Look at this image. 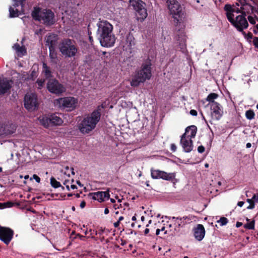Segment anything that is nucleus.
I'll list each match as a JSON object with an SVG mask.
<instances>
[{
    "instance_id": "1",
    "label": "nucleus",
    "mask_w": 258,
    "mask_h": 258,
    "mask_svg": "<svg viewBox=\"0 0 258 258\" xmlns=\"http://www.w3.org/2000/svg\"><path fill=\"white\" fill-rule=\"evenodd\" d=\"M104 107L103 105H99L91 113L85 116L79 124L78 127L83 134H89L96 126L100 120L101 110Z\"/></svg>"
},
{
    "instance_id": "2",
    "label": "nucleus",
    "mask_w": 258,
    "mask_h": 258,
    "mask_svg": "<svg viewBox=\"0 0 258 258\" xmlns=\"http://www.w3.org/2000/svg\"><path fill=\"white\" fill-rule=\"evenodd\" d=\"M151 60L148 58L144 60L141 68L137 71L131 82V85L133 87H138L141 83H144L149 80L152 77Z\"/></svg>"
},
{
    "instance_id": "3",
    "label": "nucleus",
    "mask_w": 258,
    "mask_h": 258,
    "mask_svg": "<svg viewBox=\"0 0 258 258\" xmlns=\"http://www.w3.org/2000/svg\"><path fill=\"white\" fill-rule=\"evenodd\" d=\"M112 25L106 21L101 22L99 25V39L102 46L111 47L115 43V37L112 33Z\"/></svg>"
},
{
    "instance_id": "4",
    "label": "nucleus",
    "mask_w": 258,
    "mask_h": 258,
    "mask_svg": "<svg viewBox=\"0 0 258 258\" xmlns=\"http://www.w3.org/2000/svg\"><path fill=\"white\" fill-rule=\"evenodd\" d=\"M224 9L226 12V17L228 20L238 31L242 32L243 29L248 27V24L245 18L246 15L245 12H242V15L237 16L234 19V15L233 14L234 11L232 9L231 5H225Z\"/></svg>"
},
{
    "instance_id": "5",
    "label": "nucleus",
    "mask_w": 258,
    "mask_h": 258,
    "mask_svg": "<svg viewBox=\"0 0 258 258\" xmlns=\"http://www.w3.org/2000/svg\"><path fill=\"white\" fill-rule=\"evenodd\" d=\"M31 16L36 21L42 22L47 26H50L55 23L54 14L51 10H41L40 8L35 7Z\"/></svg>"
},
{
    "instance_id": "6",
    "label": "nucleus",
    "mask_w": 258,
    "mask_h": 258,
    "mask_svg": "<svg viewBox=\"0 0 258 258\" xmlns=\"http://www.w3.org/2000/svg\"><path fill=\"white\" fill-rule=\"evenodd\" d=\"M166 3L170 14L172 15L174 24L181 23L184 18V12L181 5L177 0H167Z\"/></svg>"
},
{
    "instance_id": "7",
    "label": "nucleus",
    "mask_w": 258,
    "mask_h": 258,
    "mask_svg": "<svg viewBox=\"0 0 258 258\" xmlns=\"http://www.w3.org/2000/svg\"><path fill=\"white\" fill-rule=\"evenodd\" d=\"M59 51L66 57H72L76 56L78 49L74 44V41L70 39H64L59 45Z\"/></svg>"
},
{
    "instance_id": "8",
    "label": "nucleus",
    "mask_w": 258,
    "mask_h": 258,
    "mask_svg": "<svg viewBox=\"0 0 258 258\" xmlns=\"http://www.w3.org/2000/svg\"><path fill=\"white\" fill-rule=\"evenodd\" d=\"M55 104L61 109L72 111L77 108L78 106V100L74 97H64L56 99Z\"/></svg>"
},
{
    "instance_id": "9",
    "label": "nucleus",
    "mask_w": 258,
    "mask_h": 258,
    "mask_svg": "<svg viewBox=\"0 0 258 258\" xmlns=\"http://www.w3.org/2000/svg\"><path fill=\"white\" fill-rule=\"evenodd\" d=\"M130 3L131 7H132L135 11L138 21L143 22L148 16L146 4L142 0H130Z\"/></svg>"
},
{
    "instance_id": "10",
    "label": "nucleus",
    "mask_w": 258,
    "mask_h": 258,
    "mask_svg": "<svg viewBox=\"0 0 258 258\" xmlns=\"http://www.w3.org/2000/svg\"><path fill=\"white\" fill-rule=\"evenodd\" d=\"M40 122L44 127H48L49 126L60 125L63 120L56 113H52L42 116L40 119Z\"/></svg>"
},
{
    "instance_id": "11",
    "label": "nucleus",
    "mask_w": 258,
    "mask_h": 258,
    "mask_svg": "<svg viewBox=\"0 0 258 258\" xmlns=\"http://www.w3.org/2000/svg\"><path fill=\"white\" fill-rule=\"evenodd\" d=\"M151 176L153 179H162L167 181H171L175 177L174 173H167L159 169H151Z\"/></svg>"
},
{
    "instance_id": "12",
    "label": "nucleus",
    "mask_w": 258,
    "mask_h": 258,
    "mask_svg": "<svg viewBox=\"0 0 258 258\" xmlns=\"http://www.w3.org/2000/svg\"><path fill=\"white\" fill-rule=\"evenodd\" d=\"M24 106L29 111L35 110L38 106L37 95L31 93L24 97Z\"/></svg>"
},
{
    "instance_id": "13",
    "label": "nucleus",
    "mask_w": 258,
    "mask_h": 258,
    "mask_svg": "<svg viewBox=\"0 0 258 258\" xmlns=\"http://www.w3.org/2000/svg\"><path fill=\"white\" fill-rule=\"evenodd\" d=\"M47 88L49 92L55 94H60L65 91L63 85L55 79L49 80L47 84Z\"/></svg>"
},
{
    "instance_id": "14",
    "label": "nucleus",
    "mask_w": 258,
    "mask_h": 258,
    "mask_svg": "<svg viewBox=\"0 0 258 258\" xmlns=\"http://www.w3.org/2000/svg\"><path fill=\"white\" fill-rule=\"evenodd\" d=\"M14 234V231L10 228L0 226V240L7 245L12 240Z\"/></svg>"
},
{
    "instance_id": "15",
    "label": "nucleus",
    "mask_w": 258,
    "mask_h": 258,
    "mask_svg": "<svg viewBox=\"0 0 258 258\" xmlns=\"http://www.w3.org/2000/svg\"><path fill=\"white\" fill-rule=\"evenodd\" d=\"M210 106L211 118L213 120H219L223 114V107L217 102H213Z\"/></svg>"
},
{
    "instance_id": "16",
    "label": "nucleus",
    "mask_w": 258,
    "mask_h": 258,
    "mask_svg": "<svg viewBox=\"0 0 258 258\" xmlns=\"http://www.w3.org/2000/svg\"><path fill=\"white\" fill-rule=\"evenodd\" d=\"M13 84V81L7 78L0 79V95L10 92Z\"/></svg>"
},
{
    "instance_id": "17",
    "label": "nucleus",
    "mask_w": 258,
    "mask_h": 258,
    "mask_svg": "<svg viewBox=\"0 0 258 258\" xmlns=\"http://www.w3.org/2000/svg\"><path fill=\"white\" fill-rule=\"evenodd\" d=\"M180 143L183 149V151L186 153H189L192 150V141L189 138L185 137V134H183L181 136Z\"/></svg>"
},
{
    "instance_id": "18",
    "label": "nucleus",
    "mask_w": 258,
    "mask_h": 258,
    "mask_svg": "<svg viewBox=\"0 0 258 258\" xmlns=\"http://www.w3.org/2000/svg\"><path fill=\"white\" fill-rule=\"evenodd\" d=\"M89 195L92 196V199L97 200L99 202H102L107 200L110 198L109 191L108 190L105 191H97L96 192L90 193Z\"/></svg>"
},
{
    "instance_id": "19",
    "label": "nucleus",
    "mask_w": 258,
    "mask_h": 258,
    "mask_svg": "<svg viewBox=\"0 0 258 258\" xmlns=\"http://www.w3.org/2000/svg\"><path fill=\"white\" fill-rule=\"evenodd\" d=\"M174 24L175 27L174 33L176 35V39L180 42H184L185 41V35L184 28L181 26V23Z\"/></svg>"
},
{
    "instance_id": "20",
    "label": "nucleus",
    "mask_w": 258,
    "mask_h": 258,
    "mask_svg": "<svg viewBox=\"0 0 258 258\" xmlns=\"http://www.w3.org/2000/svg\"><path fill=\"white\" fill-rule=\"evenodd\" d=\"M193 231L195 238L198 241H201L205 235V229L202 224H197L193 229Z\"/></svg>"
},
{
    "instance_id": "21",
    "label": "nucleus",
    "mask_w": 258,
    "mask_h": 258,
    "mask_svg": "<svg viewBox=\"0 0 258 258\" xmlns=\"http://www.w3.org/2000/svg\"><path fill=\"white\" fill-rule=\"evenodd\" d=\"M171 219L175 222V224L178 228L184 227L188 221L191 220V218L189 216H184L182 217H172Z\"/></svg>"
},
{
    "instance_id": "22",
    "label": "nucleus",
    "mask_w": 258,
    "mask_h": 258,
    "mask_svg": "<svg viewBox=\"0 0 258 258\" xmlns=\"http://www.w3.org/2000/svg\"><path fill=\"white\" fill-rule=\"evenodd\" d=\"M16 127L14 124H7L0 129V136H9L16 131Z\"/></svg>"
},
{
    "instance_id": "23",
    "label": "nucleus",
    "mask_w": 258,
    "mask_h": 258,
    "mask_svg": "<svg viewBox=\"0 0 258 258\" xmlns=\"http://www.w3.org/2000/svg\"><path fill=\"white\" fill-rule=\"evenodd\" d=\"M58 37L55 34H50L47 36L46 38V45L49 48H55L57 43Z\"/></svg>"
},
{
    "instance_id": "24",
    "label": "nucleus",
    "mask_w": 258,
    "mask_h": 258,
    "mask_svg": "<svg viewBox=\"0 0 258 258\" xmlns=\"http://www.w3.org/2000/svg\"><path fill=\"white\" fill-rule=\"evenodd\" d=\"M197 132V127L196 125H192L187 127L185 128V137L192 139L194 138Z\"/></svg>"
},
{
    "instance_id": "25",
    "label": "nucleus",
    "mask_w": 258,
    "mask_h": 258,
    "mask_svg": "<svg viewBox=\"0 0 258 258\" xmlns=\"http://www.w3.org/2000/svg\"><path fill=\"white\" fill-rule=\"evenodd\" d=\"M125 44L129 49H132L135 45V39L131 32L128 33L125 36Z\"/></svg>"
},
{
    "instance_id": "26",
    "label": "nucleus",
    "mask_w": 258,
    "mask_h": 258,
    "mask_svg": "<svg viewBox=\"0 0 258 258\" xmlns=\"http://www.w3.org/2000/svg\"><path fill=\"white\" fill-rule=\"evenodd\" d=\"M95 61L96 60L91 54L86 55L84 60V64L87 66L88 69H90L95 67Z\"/></svg>"
},
{
    "instance_id": "27",
    "label": "nucleus",
    "mask_w": 258,
    "mask_h": 258,
    "mask_svg": "<svg viewBox=\"0 0 258 258\" xmlns=\"http://www.w3.org/2000/svg\"><path fill=\"white\" fill-rule=\"evenodd\" d=\"M42 73L46 79H49L52 77V72L50 68L44 61L42 63Z\"/></svg>"
},
{
    "instance_id": "28",
    "label": "nucleus",
    "mask_w": 258,
    "mask_h": 258,
    "mask_svg": "<svg viewBox=\"0 0 258 258\" xmlns=\"http://www.w3.org/2000/svg\"><path fill=\"white\" fill-rule=\"evenodd\" d=\"M13 48L17 51V53L25 55L26 53V49L24 46H21L18 43H16L13 46Z\"/></svg>"
},
{
    "instance_id": "29",
    "label": "nucleus",
    "mask_w": 258,
    "mask_h": 258,
    "mask_svg": "<svg viewBox=\"0 0 258 258\" xmlns=\"http://www.w3.org/2000/svg\"><path fill=\"white\" fill-rule=\"evenodd\" d=\"M90 237H86L85 236L82 235L80 234H76L75 231H72L71 235H70V239L72 241H73L76 238H79L80 240L82 241H85L86 238H89Z\"/></svg>"
},
{
    "instance_id": "30",
    "label": "nucleus",
    "mask_w": 258,
    "mask_h": 258,
    "mask_svg": "<svg viewBox=\"0 0 258 258\" xmlns=\"http://www.w3.org/2000/svg\"><path fill=\"white\" fill-rule=\"evenodd\" d=\"M218 97V95L215 93H211L208 95L207 97V101H209V105H211L213 104V102H215L214 99L217 98Z\"/></svg>"
},
{
    "instance_id": "31",
    "label": "nucleus",
    "mask_w": 258,
    "mask_h": 258,
    "mask_svg": "<svg viewBox=\"0 0 258 258\" xmlns=\"http://www.w3.org/2000/svg\"><path fill=\"white\" fill-rule=\"evenodd\" d=\"M49 57L52 61H54L57 59V53L55 50V48H49Z\"/></svg>"
},
{
    "instance_id": "32",
    "label": "nucleus",
    "mask_w": 258,
    "mask_h": 258,
    "mask_svg": "<svg viewBox=\"0 0 258 258\" xmlns=\"http://www.w3.org/2000/svg\"><path fill=\"white\" fill-rule=\"evenodd\" d=\"M50 183L52 187L56 188L61 186L60 183L57 181L54 177H51L50 179Z\"/></svg>"
},
{
    "instance_id": "33",
    "label": "nucleus",
    "mask_w": 258,
    "mask_h": 258,
    "mask_svg": "<svg viewBox=\"0 0 258 258\" xmlns=\"http://www.w3.org/2000/svg\"><path fill=\"white\" fill-rule=\"evenodd\" d=\"M255 113L252 110L249 109L246 111L245 116L247 119L251 120L254 118Z\"/></svg>"
},
{
    "instance_id": "34",
    "label": "nucleus",
    "mask_w": 258,
    "mask_h": 258,
    "mask_svg": "<svg viewBox=\"0 0 258 258\" xmlns=\"http://www.w3.org/2000/svg\"><path fill=\"white\" fill-rule=\"evenodd\" d=\"M10 17L15 18L19 16V11L18 10H15L12 7H10L9 8Z\"/></svg>"
},
{
    "instance_id": "35",
    "label": "nucleus",
    "mask_w": 258,
    "mask_h": 258,
    "mask_svg": "<svg viewBox=\"0 0 258 258\" xmlns=\"http://www.w3.org/2000/svg\"><path fill=\"white\" fill-rule=\"evenodd\" d=\"M255 222L254 220L244 224V227L246 229L253 230L254 229Z\"/></svg>"
},
{
    "instance_id": "36",
    "label": "nucleus",
    "mask_w": 258,
    "mask_h": 258,
    "mask_svg": "<svg viewBox=\"0 0 258 258\" xmlns=\"http://www.w3.org/2000/svg\"><path fill=\"white\" fill-rule=\"evenodd\" d=\"M217 222L220 223V225L221 226H223L226 225L228 223V220L227 219V218L223 217L220 218V220L217 221Z\"/></svg>"
},
{
    "instance_id": "37",
    "label": "nucleus",
    "mask_w": 258,
    "mask_h": 258,
    "mask_svg": "<svg viewBox=\"0 0 258 258\" xmlns=\"http://www.w3.org/2000/svg\"><path fill=\"white\" fill-rule=\"evenodd\" d=\"M14 205V203L11 202H8L3 204L0 203V208H10Z\"/></svg>"
},
{
    "instance_id": "38",
    "label": "nucleus",
    "mask_w": 258,
    "mask_h": 258,
    "mask_svg": "<svg viewBox=\"0 0 258 258\" xmlns=\"http://www.w3.org/2000/svg\"><path fill=\"white\" fill-rule=\"evenodd\" d=\"M242 34L244 35L245 38L249 41H250L251 39H253L254 37H253V35L251 32H248L247 34H246L245 32L243 31H242Z\"/></svg>"
},
{
    "instance_id": "39",
    "label": "nucleus",
    "mask_w": 258,
    "mask_h": 258,
    "mask_svg": "<svg viewBox=\"0 0 258 258\" xmlns=\"http://www.w3.org/2000/svg\"><path fill=\"white\" fill-rule=\"evenodd\" d=\"M45 83L44 79H38L36 81V83L38 86V88L41 89L44 85Z\"/></svg>"
},
{
    "instance_id": "40",
    "label": "nucleus",
    "mask_w": 258,
    "mask_h": 258,
    "mask_svg": "<svg viewBox=\"0 0 258 258\" xmlns=\"http://www.w3.org/2000/svg\"><path fill=\"white\" fill-rule=\"evenodd\" d=\"M252 43L254 47L258 48V37H254L253 38Z\"/></svg>"
},
{
    "instance_id": "41",
    "label": "nucleus",
    "mask_w": 258,
    "mask_h": 258,
    "mask_svg": "<svg viewBox=\"0 0 258 258\" xmlns=\"http://www.w3.org/2000/svg\"><path fill=\"white\" fill-rule=\"evenodd\" d=\"M33 179H35L38 183H39L41 180L40 178L36 174H33V177H31L30 179V180H32Z\"/></svg>"
},
{
    "instance_id": "42",
    "label": "nucleus",
    "mask_w": 258,
    "mask_h": 258,
    "mask_svg": "<svg viewBox=\"0 0 258 258\" xmlns=\"http://www.w3.org/2000/svg\"><path fill=\"white\" fill-rule=\"evenodd\" d=\"M37 73L35 70H33L31 72V75H30V78L34 80L36 77H37Z\"/></svg>"
},
{
    "instance_id": "43",
    "label": "nucleus",
    "mask_w": 258,
    "mask_h": 258,
    "mask_svg": "<svg viewBox=\"0 0 258 258\" xmlns=\"http://www.w3.org/2000/svg\"><path fill=\"white\" fill-rule=\"evenodd\" d=\"M247 19L250 24H255V19L253 17L251 16H249L247 17Z\"/></svg>"
},
{
    "instance_id": "44",
    "label": "nucleus",
    "mask_w": 258,
    "mask_h": 258,
    "mask_svg": "<svg viewBox=\"0 0 258 258\" xmlns=\"http://www.w3.org/2000/svg\"><path fill=\"white\" fill-rule=\"evenodd\" d=\"M205 147L201 145V146H200L198 147V151L199 153H203L205 152Z\"/></svg>"
},
{
    "instance_id": "45",
    "label": "nucleus",
    "mask_w": 258,
    "mask_h": 258,
    "mask_svg": "<svg viewBox=\"0 0 258 258\" xmlns=\"http://www.w3.org/2000/svg\"><path fill=\"white\" fill-rule=\"evenodd\" d=\"M69 183L70 181L69 180H66L63 183V184L66 186L67 190L69 191L70 190Z\"/></svg>"
},
{
    "instance_id": "46",
    "label": "nucleus",
    "mask_w": 258,
    "mask_h": 258,
    "mask_svg": "<svg viewBox=\"0 0 258 258\" xmlns=\"http://www.w3.org/2000/svg\"><path fill=\"white\" fill-rule=\"evenodd\" d=\"M239 3L241 4V5L242 6V7H244V6H248V5L246 3V1L245 0H238Z\"/></svg>"
},
{
    "instance_id": "47",
    "label": "nucleus",
    "mask_w": 258,
    "mask_h": 258,
    "mask_svg": "<svg viewBox=\"0 0 258 258\" xmlns=\"http://www.w3.org/2000/svg\"><path fill=\"white\" fill-rule=\"evenodd\" d=\"M248 7H249V8L251 10L252 12H255L258 14V8L257 9H256V8H254L253 6H252L251 5H248Z\"/></svg>"
},
{
    "instance_id": "48",
    "label": "nucleus",
    "mask_w": 258,
    "mask_h": 258,
    "mask_svg": "<svg viewBox=\"0 0 258 258\" xmlns=\"http://www.w3.org/2000/svg\"><path fill=\"white\" fill-rule=\"evenodd\" d=\"M176 146L174 144H171L170 146V149L172 152H174L176 150Z\"/></svg>"
},
{
    "instance_id": "49",
    "label": "nucleus",
    "mask_w": 258,
    "mask_h": 258,
    "mask_svg": "<svg viewBox=\"0 0 258 258\" xmlns=\"http://www.w3.org/2000/svg\"><path fill=\"white\" fill-rule=\"evenodd\" d=\"M252 198L254 202L258 203V194H254Z\"/></svg>"
},
{
    "instance_id": "50",
    "label": "nucleus",
    "mask_w": 258,
    "mask_h": 258,
    "mask_svg": "<svg viewBox=\"0 0 258 258\" xmlns=\"http://www.w3.org/2000/svg\"><path fill=\"white\" fill-rule=\"evenodd\" d=\"M190 114L192 116H197L198 113L196 110L191 109L190 110Z\"/></svg>"
},
{
    "instance_id": "51",
    "label": "nucleus",
    "mask_w": 258,
    "mask_h": 258,
    "mask_svg": "<svg viewBox=\"0 0 258 258\" xmlns=\"http://www.w3.org/2000/svg\"><path fill=\"white\" fill-rule=\"evenodd\" d=\"M255 207V204L254 202H253L252 203H250L249 205L247 207V209H253Z\"/></svg>"
},
{
    "instance_id": "52",
    "label": "nucleus",
    "mask_w": 258,
    "mask_h": 258,
    "mask_svg": "<svg viewBox=\"0 0 258 258\" xmlns=\"http://www.w3.org/2000/svg\"><path fill=\"white\" fill-rule=\"evenodd\" d=\"M15 2L19 3L23 7L24 6V3L26 0H14Z\"/></svg>"
},
{
    "instance_id": "53",
    "label": "nucleus",
    "mask_w": 258,
    "mask_h": 258,
    "mask_svg": "<svg viewBox=\"0 0 258 258\" xmlns=\"http://www.w3.org/2000/svg\"><path fill=\"white\" fill-rule=\"evenodd\" d=\"M121 207V204H119V205L117 204H114V205H113V208L115 209H119Z\"/></svg>"
},
{
    "instance_id": "54",
    "label": "nucleus",
    "mask_w": 258,
    "mask_h": 258,
    "mask_svg": "<svg viewBox=\"0 0 258 258\" xmlns=\"http://www.w3.org/2000/svg\"><path fill=\"white\" fill-rule=\"evenodd\" d=\"M85 206H86V202L84 201H83L81 203L80 207H81V208L83 209V208H85Z\"/></svg>"
},
{
    "instance_id": "55",
    "label": "nucleus",
    "mask_w": 258,
    "mask_h": 258,
    "mask_svg": "<svg viewBox=\"0 0 258 258\" xmlns=\"http://www.w3.org/2000/svg\"><path fill=\"white\" fill-rule=\"evenodd\" d=\"M232 9L234 11L233 12V13L234 12H236V13H241L240 10L238 8H234L232 7Z\"/></svg>"
},
{
    "instance_id": "56",
    "label": "nucleus",
    "mask_w": 258,
    "mask_h": 258,
    "mask_svg": "<svg viewBox=\"0 0 258 258\" xmlns=\"http://www.w3.org/2000/svg\"><path fill=\"white\" fill-rule=\"evenodd\" d=\"M89 42H90L91 45H93V37L92 36H91L90 35H89Z\"/></svg>"
},
{
    "instance_id": "57",
    "label": "nucleus",
    "mask_w": 258,
    "mask_h": 258,
    "mask_svg": "<svg viewBox=\"0 0 258 258\" xmlns=\"http://www.w3.org/2000/svg\"><path fill=\"white\" fill-rule=\"evenodd\" d=\"M244 204V202H243V201L238 202V203H237V206H238L239 207H241L243 206Z\"/></svg>"
},
{
    "instance_id": "58",
    "label": "nucleus",
    "mask_w": 258,
    "mask_h": 258,
    "mask_svg": "<svg viewBox=\"0 0 258 258\" xmlns=\"http://www.w3.org/2000/svg\"><path fill=\"white\" fill-rule=\"evenodd\" d=\"M242 225V223H241L240 222H237L236 223V227L237 228L240 227Z\"/></svg>"
},
{
    "instance_id": "59",
    "label": "nucleus",
    "mask_w": 258,
    "mask_h": 258,
    "mask_svg": "<svg viewBox=\"0 0 258 258\" xmlns=\"http://www.w3.org/2000/svg\"><path fill=\"white\" fill-rule=\"evenodd\" d=\"M119 224H120V222L117 221V222H116L114 223V226L115 228H117L119 226Z\"/></svg>"
},
{
    "instance_id": "60",
    "label": "nucleus",
    "mask_w": 258,
    "mask_h": 258,
    "mask_svg": "<svg viewBox=\"0 0 258 258\" xmlns=\"http://www.w3.org/2000/svg\"><path fill=\"white\" fill-rule=\"evenodd\" d=\"M246 202H248L249 204H250V203H252L254 202V201H253V200L252 198V199H247L246 200Z\"/></svg>"
},
{
    "instance_id": "61",
    "label": "nucleus",
    "mask_w": 258,
    "mask_h": 258,
    "mask_svg": "<svg viewBox=\"0 0 258 258\" xmlns=\"http://www.w3.org/2000/svg\"><path fill=\"white\" fill-rule=\"evenodd\" d=\"M149 232V229L148 228H146L145 231H144V234L145 235H147Z\"/></svg>"
},
{
    "instance_id": "62",
    "label": "nucleus",
    "mask_w": 258,
    "mask_h": 258,
    "mask_svg": "<svg viewBox=\"0 0 258 258\" xmlns=\"http://www.w3.org/2000/svg\"><path fill=\"white\" fill-rule=\"evenodd\" d=\"M71 188L72 189H76L77 188V187L76 185L75 184H71Z\"/></svg>"
},
{
    "instance_id": "63",
    "label": "nucleus",
    "mask_w": 258,
    "mask_h": 258,
    "mask_svg": "<svg viewBox=\"0 0 258 258\" xmlns=\"http://www.w3.org/2000/svg\"><path fill=\"white\" fill-rule=\"evenodd\" d=\"M109 212V211L107 208H106L104 210V214H108Z\"/></svg>"
},
{
    "instance_id": "64",
    "label": "nucleus",
    "mask_w": 258,
    "mask_h": 258,
    "mask_svg": "<svg viewBox=\"0 0 258 258\" xmlns=\"http://www.w3.org/2000/svg\"><path fill=\"white\" fill-rule=\"evenodd\" d=\"M255 27H256L257 30L254 29L253 30V33H255V34H256L257 33V32H258V24H257L256 25Z\"/></svg>"
}]
</instances>
